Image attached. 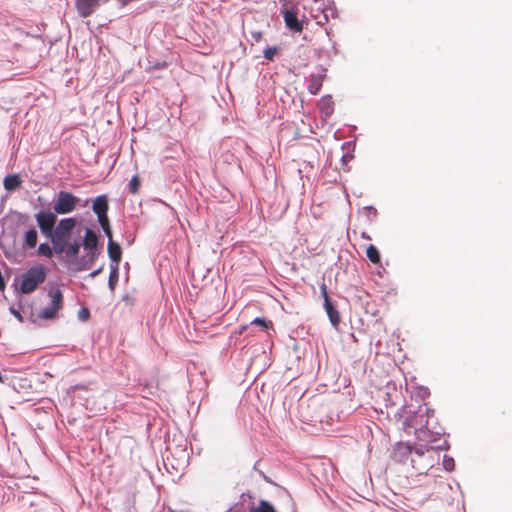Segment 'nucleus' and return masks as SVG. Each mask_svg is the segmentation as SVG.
<instances>
[{
  "mask_svg": "<svg viewBox=\"0 0 512 512\" xmlns=\"http://www.w3.org/2000/svg\"><path fill=\"white\" fill-rule=\"evenodd\" d=\"M97 246V234L91 229H86L83 240V247L87 251V254L83 256L79 262H77V271L89 270L93 266L94 262L99 256Z\"/></svg>",
  "mask_w": 512,
  "mask_h": 512,
  "instance_id": "obj_1",
  "label": "nucleus"
},
{
  "mask_svg": "<svg viewBox=\"0 0 512 512\" xmlns=\"http://www.w3.org/2000/svg\"><path fill=\"white\" fill-rule=\"evenodd\" d=\"M76 219L75 218H64L61 219L52 233L49 235V239L53 245V248L59 247V249L63 250V244L69 242L72 231L76 227Z\"/></svg>",
  "mask_w": 512,
  "mask_h": 512,
  "instance_id": "obj_2",
  "label": "nucleus"
},
{
  "mask_svg": "<svg viewBox=\"0 0 512 512\" xmlns=\"http://www.w3.org/2000/svg\"><path fill=\"white\" fill-rule=\"evenodd\" d=\"M46 276V269L43 265H35L31 267L22 276L20 291L23 294L32 293L38 287V285L45 281Z\"/></svg>",
  "mask_w": 512,
  "mask_h": 512,
  "instance_id": "obj_3",
  "label": "nucleus"
},
{
  "mask_svg": "<svg viewBox=\"0 0 512 512\" xmlns=\"http://www.w3.org/2000/svg\"><path fill=\"white\" fill-rule=\"evenodd\" d=\"M80 199L68 191H59L53 209L55 213L64 215L73 212Z\"/></svg>",
  "mask_w": 512,
  "mask_h": 512,
  "instance_id": "obj_4",
  "label": "nucleus"
},
{
  "mask_svg": "<svg viewBox=\"0 0 512 512\" xmlns=\"http://www.w3.org/2000/svg\"><path fill=\"white\" fill-rule=\"evenodd\" d=\"M48 295L51 298V302L39 313V317L46 320L55 318L57 312L63 307V294L60 289L52 288L49 290Z\"/></svg>",
  "mask_w": 512,
  "mask_h": 512,
  "instance_id": "obj_5",
  "label": "nucleus"
},
{
  "mask_svg": "<svg viewBox=\"0 0 512 512\" xmlns=\"http://www.w3.org/2000/svg\"><path fill=\"white\" fill-rule=\"evenodd\" d=\"M79 250H80V244L77 241L67 242V243L63 244V250L59 249V247L54 248V251L56 254H64L65 262L74 271H77L76 270L77 262L80 261V260H76Z\"/></svg>",
  "mask_w": 512,
  "mask_h": 512,
  "instance_id": "obj_6",
  "label": "nucleus"
},
{
  "mask_svg": "<svg viewBox=\"0 0 512 512\" xmlns=\"http://www.w3.org/2000/svg\"><path fill=\"white\" fill-rule=\"evenodd\" d=\"M35 217L41 233L46 237H49V235L54 230V226L57 220L56 215L52 212L41 211L36 214Z\"/></svg>",
  "mask_w": 512,
  "mask_h": 512,
  "instance_id": "obj_7",
  "label": "nucleus"
},
{
  "mask_svg": "<svg viewBox=\"0 0 512 512\" xmlns=\"http://www.w3.org/2000/svg\"><path fill=\"white\" fill-rule=\"evenodd\" d=\"M286 27L293 32L301 33L303 31V20H299L297 12L293 9L281 11Z\"/></svg>",
  "mask_w": 512,
  "mask_h": 512,
  "instance_id": "obj_8",
  "label": "nucleus"
},
{
  "mask_svg": "<svg viewBox=\"0 0 512 512\" xmlns=\"http://www.w3.org/2000/svg\"><path fill=\"white\" fill-rule=\"evenodd\" d=\"M99 2L100 0H75L78 13L82 17L90 16L99 5Z\"/></svg>",
  "mask_w": 512,
  "mask_h": 512,
  "instance_id": "obj_9",
  "label": "nucleus"
},
{
  "mask_svg": "<svg viewBox=\"0 0 512 512\" xmlns=\"http://www.w3.org/2000/svg\"><path fill=\"white\" fill-rule=\"evenodd\" d=\"M428 419H424L423 407H419L418 412L411 418H407L404 422L405 427H428Z\"/></svg>",
  "mask_w": 512,
  "mask_h": 512,
  "instance_id": "obj_10",
  "label": "nucleus"
},
{
  "mask_svg": "<svg viewBox=\"0 0 512 512\" xmlns=\"http://www.w3.org/2000/svg\"><path fill=\"white\" fill-rule=\"evenodd\" d=\"M108 255L113 264H117L119 266V262L121 261L122 257V250L118 243L114 242L113 240L108 241Z\"/></svg>",
  "mask_w": 512,
  "mask_h": 512,
  "instance_id": "obj_11",
  "label": "nucleus"
},
{
  "mask_svg": "<svg viewBox=\"0 0 512 512\" xmlns=\"http://www.w3.org/2000/svg\"><path fill=\"white\" fill-rule=\"evenodd\" d=\"M92 209L97 216L101 214H106L109 209L107 196L100 195L96 197V199L93 202Z\"/></svg>",
  "mask_w": 512,
  "mask_h": 512,
  "instance_id": "obj_12",
  "label": "nucleus"
},
{
  "mask_svg": "<svg viewBox=\"0 0 512 512\" xmlns=\"http://www.w3.org/2000/svg\"><path fill=\"white\" fill-rule=\"evenodd\" d=\"M21 184L22 180L17 174L7 175L3 181L4 188L7 191H15L21 186Z\"/></svg>",
  "mask_w": 512,
  "mask_h": 512,
  "instance_id": "obj_13",
  "label": "nucleus"
},
{
  "mask_svg": "<svg viewBox=\"0 0 512 512\" xmlns=\"http://www.w3.org/2000/svg\"><path fill=\"white\" fill-rule=\"evenodd\" d=\"M325 311L330 319V322L333 326H337L340 322V314L333 306L330 299H326V303H324Z\"/></svg>",
  "mask_w": 512,
  "mask_h": 512,
  "instance_id": "obj_14",
  "label": "nucleus"
},
{
  "mask_svg": "<svg viewBox=\"0 0 512 512\" xmlns=\"http://www.w3.org/2000/svg\"><path fill=\"white\" fill-rule=\"evenodd\" d=\"M320 112L324 117H329L333 113V101L331 96H325L320 100L319 103Z\"/></svg>",
  "mask_w": 512,
  "mask_h": 512,
  "instance_id": "obj_15",
  "label": "nucleus"
},
{
  "mask_svg": "<svg viewBox=\"0 0 512 512\" xmlns=\"http://www.w3.org/2000/svg\"><path fill=\"white\" fill-rule=\"evenodd\" d=\"M322 81H323V76H321V75L313 76L309 81L308 91L311 94L316 95L322 87Z\"/></svg>",
  "mask_w": 512,
  "mask_h": 512,
  "instance_id": "obj_16",
  "label": "nucleus"
},
{
  "mask_svg": "<svg viewBox=\"0 0 512 512\" xmlns=\"http://www.w3.org/2000/svg\"><path fill=\"white\" fill-rule=\"evenodd\" d=\"M25 244L28 248H34L37 245V231L31 228L25 234Z\"/></svg>",
  "mask_w": 512,
  "mask_h": 512,
  "instance_id": "obj_17",
  "label": "nucleus"
},
{
  "mask_svg": "<svg viewBox=\"0 0 512 512\" xmlns=\"http://www.w3.org/2000/svg\"><path fill=\"white\" fill-rule=\"evenodd\" d=\"M367 258L373 263L378 264L380 262V253L374 245H369L366 250Z\"/></svg>",
  "mask_w": 512,
  "mask_h": 512,
  "instance_id": "obj_18",
  "label": "nucleus"
},
{
  "mask_svg": "<svg viewBox=\"0 0 512 512\" xmlns=\"http://www.w3.org/2000/svg\"><path fill=\"white\" fill-rule=\"evenodd\" d=\"M249 512H276L275 508L266 500H260L257 507H253Z\"/></svg>",
  "mask_w": 512,
  "mask_h": 512,
  "instance_id": "obj_19",
  "label": "nucleus"
},
{
  "mask_svg": "<svg viewBox=\"0 0 512 512\" xmlns=\"http://www.w3.org/2000/svg\"><path fill=\"white\" fill-rule=\"evenodd\" d=\"M119 266L117 264H111V271L109 275V287L113 290L118 282Z\"/></svg>",
  "mask_w": 512,
  "mask_h": 512,
  "instance_id": "obj_20",
  "label": "nucleus"
},
{
  "mask_svg": "<svg viewBox=\"0 0 512 512\" xmlns=\"http://www.w3.org/2000/svg\"><path fill=\"white\" fill-rule=\"evenodd\" d=\"M54 248L50 247L47 243H42L38 247V254L41 256H45L47 258H51L53 256Z\"/></svg>",
  "mask_w": 512,
  "mask_h": 512,
  "instance_id": "obj_21",
  "label": "nucleus"
},
{
  "mask_svg": "<svg viewBox=\"0 0 512 512\" xmlns=\"http://www.w3.org/2000/svg\"><path fill=\"white\" fill-rule=\"evenodd\" d=\"M141 186V181L138 175H134L129 183V191L132 194H137Z\"/></svg>",
  "mask_w": 512,
  "mask_h": 512,
  "instance_id": "obj_22",
  "label": "nucleus"
},
{
  "mask_svg": "<svg viewBox=\"0 0 512 512\" xmlns=\"http://www.w3.org/2000/svg\"><path fill=\"white\" fill-rule=\"evenodd\" d=\"M443 466L445 470L452 471L455 467L454 459L445 455L443 458Z\"/></svg>",
  "mask_w": 512,
  "mask_h": 512,
  "instance_id": "obj_23",
  "label": "nucleus"
},
{
  "mask_svg": "<svg viewBox=\"0 0 512 512\" xmlns=\"http://www.w3.org/2000/svg\"><path fill=\"white\" fill-rule=\"evenodd\" d=\"M277 47H268L264 50V57L268 60H273L274 56L277 54Z\"/></svg>",
  "mask_w": 512,
  "mask_h": 512,
  "instance_id": "obj_24",
  "label": "nucleus"
},
{
  "mask_svg": "<svg viewBox=\"0 0 512 512\" xmlns=\"http://www.w3.org/2000/svg\"><path fill=\"white\" fill-rule=\"evenodd\" d=\"M251 324L261 326L265 329H269L272 326L271 322H267L264 318H255Z\"/></svg>",
  "mask_w": 512,
  "mask_h": 512,
  "instance_id": "obj_25",
  "label": "nucleus"
},
{
  "mask_svg": "<svg viewBox=\"0 0 512 512\" xmlns=\"http://www.w3.org/2000/svg\"><path fill=\"white\" fill-rule=\"evenodd\" d=\"M97 217H98V222L101 227H106V226L110 225L107 213L98 215Z\"/></svg>",
  "mask_w": 512,
  "mask_h": 512,
  "instance_id": "obj_26",
  "label": "nucleus"
},
{
  "mask_svg": "<svg viewBox=\"0 0 512 512\" xmlns=\"http://www.w3.org/2000/svg\"><path fill=\"white\" fill-rule=\"evenodd\" d=\"M421 407H423V412H425V419H430L434 417V410L430 409L426 403H424Z\"/></svg>",
  "mask_w": 512,
  "mask_h": 512,
  "instance_id": "obj_27",
  "label": "nucleus"
},
{
  "mask_svg": "<svg viewBox=\"0 0 512 512\" xmlns=\"http://www.w3.org/2000/svg\"><path fill=\"white\" fill-rule=\"evenodd\" d=\"M321 295L323 296L324 298V303H326V299H330L329 296H328V292H327V288H326V285L325 284H322L321 287Z\"/></svg>",
  "mask_w": 512,
  "mask_h": 512,
  "instance_id": "obj_28",
  "label": "nucleus"
},
{
  "mask_svg": "<svg viewBox=\"0 0 512 512\" xmlns=\"http://www.w3.org/2000/svg\"><path fill=\"white\" fill-rule=\"evenodd\" d=\"M105 235L108 237L109 241L112 240V231H111V227L110 225L109 226H106V227H102Z\"/></svg>",
  "mask_w": 512,
  "mask_h": 512,
  "instance_id": "obj_29",
  "label": "nucleus"
},
{
  "mask_svg": "<svg viewBox=\"0 0 512 512\" xmlns=\"http://www.w3.org/2000/svg\"><path fill=\"white\" fill-rule=\"evenodd\" d=\"M89 316V311L87 309H82L80 312V317L82 320H86Z\"/></svg>",
  "mask_w": 512,
  "mask_h": 512,
  "instance_id": "obj_30",
  "label": "nucleus"
},
{
  "mask_svg": "<svg viewBox=\"0 0 512 512\" xmlns=\"http://www.w3.org/2000/svg\"><path fill=\"white\" fill-rule=\"evenodd\" d=\"M102 270H103V267H100V268H98L97 270L93 271V272L90 274V276H91V277H96L97 275H99V274L102 272Z\"/></svg>",
  "mask_w": 512,
  "mask_h": 512,
  "instance_id": "obj_31",
  "label": "nucleus"
},
{
  "mask_svg": "<svg viewBox=\"0 0 512 512\" xmlns=\"http://www.w3.org/2000/svg\"><path fill=\"white\" fill-rule=\"evenodd\" d=\"M11 312H12V314H13L17 319H19L20 321H22V316H21V314H20L18 311L14 310V309H11Z\"/></svg>",
  "mask_w": 512,
  "mask_h": 512,
  "instance_id": "obj_32",
  "label": "nucleus"
},
{
  "mask_svg": "<svg viewBox=\"0 0 512 512\" xmlns=\"http://www.w3.org/2000/svg\"><path fill=\"white\" fill-rule=\"evenodd\" d=\"M361 237L366 240H371V237L366 232H362Z\"/></svg>",
  "mask_w": 512,
  "mask_h": 512,
  "instance_id": "obj_33",
  "label": "nucleus"
},
{
  "mask_svg": "<svg viewBox=\"0 0 512 512\" xmlns=\"http://www.w3.org/2000/svg\"><path fill=\"white\" fill-rule=\"evenodd\" d=\"M121 3V6H125L127 4V0H118Z\"/></svg>",
  "mask_w": 512,
  "mask_h": 512,
  "instance_id": "obj_34",
  "label": "nucleus"
},
{
  "mask_svg": "<svg viewBox=\"0 0 512 512\" xmlns=\"http://www.w3.org/2000/svg\"><path fill=\"white\" fill-rule=\"evenodd\" d=\"M432 451H434L433 447H427L426 448V452H432Z\"/></svg>",
  "mask_w": 512,
  "mask_h": 512,
  "instance_id": "obj_35",
  "label": "nucleus"
},
{
  "mask_svg": "<svg viewBox=\"0 0 512 512\" xmlns=\"http://www.w3.org/2000/svg\"><path fill=\"white\" fill-rule=\"evenodd\" d=\"M416 452L419 454V455H423L424 452L421 450V449H416Z\"/></svg>",
  "mask_w": 512,
  "mask_h": 512,
  "instance_id": "obj_36",
  "label": "nucleus"
}]
</instances>
